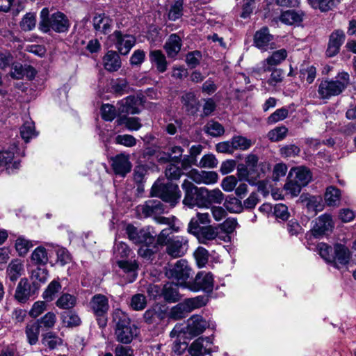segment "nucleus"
Listing matches in <instances>:
<instances>
[{
    "label": "nucleus",
    "instance_id": "obj_1",
    "mask_svg": "<svg viewBox=\"0 0 356 356\" xmlns=\"http://www.w3.org/2000/svg\"><path fill=\"white\" fill-rule=\"evenodd\" d=\"M113 321L115 323L116 340L123 344L130 343L137 335V327L131 323L127 314L120 309L113 312Z\"/></svg>",
    "mask_w": 356,
    "mask_h": 356
},
{
    "label": "nucleus",
    "instance_id": "obj_2",
    "mask_svg": "<svg viewBox=\"0 0 356 356\" xmlns=\"http://www.w3.org/2000/svg\"><path fill=\"white\" fill-rule=\"evenodd\" d=\"M169 229H163L157 236V243L166 246V252L173 258L184 256L188 249V240L183 236L170 237Z\"/></svg>",
    "mask_w": 356,
    "mask_h": 356
},
{
    "label": "nucleus",
    "instance_id": "obj_3",
    "mask_svg": "<svg viewBox=\"0 0 356 356\" xmlns=\"http://www.w3.org/2000/svg\"><path fill=\"white\" fill-rule=\"evenodd\" d=\"M208 327L207 322L199 315H194L187 321V325L177 323L170 333L171 338H193L202 334Z\"/></svg>",
    "mask_w": 356,
    "mask_h": 356
},
{
    "label": "nucleus",
    "instance_id": "obj_4",
    "mask_svg": "<svg viewBox=\"0 0 356 356\" xmlns=\"http://www.w3.org/2000/svg\"><path fill=\"white\" fill-rule=\"evenodd\" d=\"M350 76L347 72H339L333 79H324L318 86V94L321 99H330L340 95L349 85Z\"/></svg>",
    "mask_w": 356,
    "mask_h": 356
},
{
    "label": "nucleus",
    "instance_id": "obj_5",
    "mask_svg": "<svg viewBox=\"0 0 356 356\" xmlns=\"http://www.w3.org/2000/svg\"><path fill=\"white\" fill-rule=\"evenodd\" d=\"M69 27V20L63 13L57 12L49 16L47 8L41 10L39 29L42 32L47 33L51 29L58 33H64L68 31Z\"/></svg>",
    "mask_w": 356,
    "mask_h": 356
},
{
    "label": "nucleus",
    "instance_id": "obj_6",
    "mask_svg": "<svg viewBox=\"0 0 356 356\" xmlns=\"http://www.w3.org/2000/svg\"><path fill=\"white\" fill-rule=\"evenodd\" d=\"M197 226L196 222L188 223V232L195 236L200 243L208 245L210 241L216 239L228 242L230 239V236L227 234H220L217 227L211 225Z\"/></svg>",
    "mask_w": 356,
    "mask_h": 356
},
{
    "label": "nucleus",
    "instance_id": "obj_7",
    "mask_svg": "<svg viewBox=\"0 0 356 356\" xmlns=\"http://www.w3.org/2000/svg\"><path fill=\"white\" fill-rule=\"evenodd\" d=\"M152 195L159 197L163 201L175 206L181 197V191L177 184L170 181L165 184L156 181L152 187Z\"/></svg>",
    "mask_w": 356,
    "mask_h": 356
},
{
    "label": "nucleus",
    "instance_id": "obj_8",
    "mask_svg": "<svg viewBox=\"0 0 356 356\" xmlns=\"http://www.w3.org/2000/svg\"><path fill=\"white\" fill-rule=\"evenodd\" d=\"M181 187L184 191V198L183 200L184 205L190 208L195 206L199 207L204 206V194H202L204 187L198 188L187 179L183 181Z\"/></svg>",
    "mask_w": 356,
    "mask_h": 356
},
{
    "label": "nucleus",
    "instance_id": "obj_9",
    "mask_svg": "<svg viewBox=\"0 0 356 356\" xmlns=\"http://www.w3.org/2000/svg\"><path fill=\"white\" fill-rule=\"evenodd\" d=\"M191 268L186 260L180 259L166 271V275L175 280L180 286H186V281L190 277Z\"/></svg>",
    "mask_w": 356,
    "mask_h": 356
},
{
    "label": "nucleus",
    "instance_id": "obj_10",
    "mask_svg": "<svg viewBox=\"0 0 356 356\" xmlns=\"http://www.w3.org/2000/svg\"><path fill=\"white\" fill-rule=\"evenodd\" d=\"M109 39L114 42L115 48L122 55H127L136 43L134 36L122 34L120 31H115L109 35Z\"/></svg>",
    "mask_w": 356,
    "mask_h": 356
},
{
    "label": "nucleus",
    "instance_id": "obj_11",
    "mask_svg": "<svg viewBox=\"0 0 356 356\" xmlns=\"http://www.w3.org/2000/svg\"><path fill=\"white\" fill-rule=\"evenodd\" d=\"M165 207L159 200H149L143 204L136 207V212L140 218L156 217L165 212Z\"/></svg>",
    "mask_w": 356,
    "mask_h": 356
},
{
    "label": "nucleus",
    "instance_id": "obj_12",
    "mask_svg": "<svg viewBox=\"0 0 356 356\" xmlns=\"http://www.w3.org/2000/svg\"><path fill=\"white\" fill-rule=\"evenodd\" d=\"M188 287L193 291L202 290L206 292H211L213 289V277L211 273L202 271L198 273L192 284Z\"/></svg>",
    "mask_w": 356,
    "mask_h": 356
},
{
    "label": "nucleus",
    "instance_id": "obj_13",
    "mask_svg": "<svg viewBox=\"0 0 356 356\" xmlns=\"http://www.w3.org/2000/svg\"><path fill=\"white\" fill-rule=\"evenodd\" d=\"M186 175L197 184H214L218 182L219 179L218 173L214 171H199L197 169H192Z\"/></svg>",
    "mask_w": 356,
    "mask_h": 356
},
{
    "label": "nucleus",
    "instance_id": "obj_14",
    "mask_svg": "<svg viewBox=\"0 0 356 356\" xmlns=\"http://www.w3.org/2000/svg\"><path fill=\"white\" fill-rule=\"evenodd\" d=\"M334 226L332 216L328 213L322 214L316 219L312 228L313 235L316 237L325 235L332 231Z\"/></svg>",
    "mask_w": 356,
    "mask_h": 356
},
{
    "label": "nucleus",
    "instance_id": "obj_15",
    "mask_svg": "<svg viewBox=\"0 0 356 356\" xmlns=\"http://www.w3.org/2000/svg\"><path fill=\"white\" fill-rule=\"evenodd\" d=\"M126 234L129 240L136 244H152L154 241L149 232L143 229H138L132 225H128L126 227Z\"/></svg>",
    "mask_w": 356,
    "mask_h": 356
},
{
    "label": "nucleus",
    "instance_id": "obj_16",
    "mask_svg": "<svg viewBox=\"0 0 356 356\" xmlns=\"http://www.w3.org/2000/svg\"><path fill=\"white\" fill-rule=\"evenodd\" d=\"M141 99L138 97L129 96L118 103V112L120 115L137 114L140 113L139 106Z\"/></svg>",
    "mask_w": 356,
    "mask_h": 356
},
{
    "label": "nucleus",
    "instance_id": "obj_17",
    "mask_svg": "<svg viewBox=\"0 0 356 356\" xmlns=\"http://www.w3.org/2000/svg\"><path fill=\"white\" fill-rule=\"evenodd\" d=\"M34 284H31L27 278H22L19 282L15 293V298L21 303H25L35 294Z\"/></svg>",
    "mask_w": 356,
    "mask_h": 356
},
{
    "label": "nucleus",
    "instance_id": "obj_18",
    "mask_svg": "<svg viewBox=\"0 0 356 356\" xmlns=\"http://www.w3.org/2000/svg\"><path fill=\"white\" fill-rule=\"evenodd\" d=\"M89 305L95 315L99 317H103L109 309L108 298L102 294L95 295Z\"/></svg>",
    "mask_w": 356,
    "mask_h": 356
},
{
    "label": "nucleus",
    "instance_id": "obj_19",
    "mask_svg": "<svg viewBox=\"0 0 356 356\" xmlns=\"http://www.w3.org/2000/svg\"><path fill=\"white\" fill-rule=\"evenodd\" d=\"M351 253L345 245L337 243L334 246L333 260L334 266L340 268L346 266L350 259Z\"/></svg>",
    "mask_w": 356,
    "mask_h": 356
},
{
    "label": "nucleus",
    "instance_id": "obj_20",
    "mask_svg": "<svg viewBox=\"0 0 356 356\" xmlns=\"http://www.w3.org/2000/svg\"><path fill=\"white\" fill-rule=\"evenodd\" d=\"M288 52L285 49L276 50L270 56L261 62V69L264 72H270L273 66L281 64L287 57Z\"/></svg>",
    "mask_w": 356,
    "mask_h": 356
},
{
    "label": "nucleus",
    "instance_id": "obj_21",
    "mask_svg": "<svg viewBox=\"0 0 356 356\" xmlns=\"http://www.w3.org/2000/svg\"><path fill=\"white\" fill-rule=\"evenodd\" d=\"M345 40V34L341 30L334 31L330 36L326 54L329 57L337 55Z\"/></svg>",
    "mask_w": 356,
    "mask_h": 356
},
{
    "label": "nucleus",
    "instance_id": "obj_22",
    "mask_svg": "<svg viewBox=\"0 0 356 356\" xmlns=\"http://www.w3.org/2000/svg\"><path fill=\"white\" fill-rule=\"evenodd\" d=\"M273 40V35L269 33L268 29L262 27L254 33V44L259 49L266 51Z\"/></svg>",
    "mask_w": 356,
    "mask_h": 356
},
{
    "label": "nucleus",
    "instance_id": "obj_23",
    "mask_svg": "<svg viewBox=\"0 0 356 356\" xmlns=\"http://www.w3.org/2000/svg\"><path fill=\"white\" fill-rule=\"evenodd\" d=\"M112 167L115 174L124 177L131 169L129 156L124 154L115 156L113 159Z\"/></svg>",
    "mask_w": 356,
    "mask_h": 356
},
{
    "label": "nucleus",
    "instance_id": "obj_24",
    "mask_svg": "<svg viewBox=\"0 0 356 356\" xmlns=\"http://www.w3.org/2000/svg\"><path fill=\"white\" fill-rule=\"evenodd\" d=\"M102 63L104 69L110 72H117L122 65L119 54L113 50L108 51L103 56Z\"/></svg>",
    "mask_w": 356,
    "mask_h": 356
},
{
    "label": "nucleus",
    "instance_id": "obj_25",
    "mask_svg": "<svg viewBox=\"0 0 356 356\" xmlns=\"http://www.w3.org/2000/svg\"><path fill=\"white\" fill-rule=\"evenodd\" d=\"M117 264L122 271L127 274L128 282H133L138 275V264L136 260L128 261L125 259L118 260Z\"/></svg>",
    "mask_w": 356,
    "mask_h": 356
},
{
    "label": "nucleus",
    "instance_id": "obj_26",
    "mask_svg": "<svg viewBox=\"0 0 356 356\" xmlns=\"http://www.w3.org/2000/svg\"><path fill=\"white\" fill-rule=\"evenodd\" d=\"M24 273V266L22 260L13 259L7 266L6 276L10 281L14 282Z\"/></svg>",
    "mask_w": 356,
    "mask_h": 356
},
{
    "label": "nucleus",
    "instance_id": "obj_27",
    "mask_svg": "<svg viewBox=\"0 0 356 356\" xmlns=\"http://www.w3.org/2000/svg\"><path fill=\"white\" fill-rule=\"evenodd\" d=\"M92 22L95 30L103 34L108 33L113 26V20L105 14L96 15Z\"/></svg>",
    "mask_w": 356,
    "mask_h": 356
},
{
    "label": "nucleus",
    "instance_id": "obj_28",
    "mask_svg": "<svg viewBox=\"0 0 356 356\" xmlns=\"http://www.w3.org/2000/svg\"><path fill=\"white\" fill-rule=\"evenodd\" d=\"M289 177H293L303 186H305L312 179L310 171L305 167L300 166L291 169Z\"/></svg>",
    "mask_w": 356,
    "mask_h": 356
},
{
    "label": "nucleus",
    "instance_id": "obj_29",
    "mask_svg": "<svg viewBox=\"0 0 356 356\" xmlns=\"http://www.w3.org/2000/svg\"><path fill=\"white\" fill-rule=\"evenodd\" d=\"M35 75V72L33 67L30 65L23 66L20 63L14 64L10 71V76L15 79H21L25 76L31 79Z\"/></svg>",
    "mask_w": 356,
    "mask_h": 356
},
{
    "label": "nucleus",
    "instance_id": "obj_30",
    "mask_svg": "<svg viewBox=\"0 0 356 356\" xmlns=\"http://www.w3.org/2000/svg\"><path fill=\"white\" fill-rule=\"evenodd\" d=\"M149 56L151 63L156 67L159 72L163 73L167 70L168 62L161 50L151 51Z\"/></svg>",
    "mask_w": 356,
    "mask_h": 356
},
{
    "label": "nucleus",
    "instance_id": "obj_31",
    "mask_svg": "<svg viewBox=\"0 0 356 356\" xmlns=\"http://www.w3.org/2000/svg\"><path fill=\"white\" fill-rule=\"evenodd\" d=\"M181 47V40L179 36L172 34L166 41L164 49L170 58H175L179 52Z\"/></svg>",
    "mask_w": 356,
    "mask_h": 356
},
{
    "label": "nucleus",
    "instance_id": "obj_32",
    "mask_svg": "<svg viewBox=\"0 0 356 356\" xmlns=\"http://www.w3.org/2000/svg\"><path fill=\"white\" fill-rule=\"evenodd\" d=\"M342 0H307L309 6L316 10L325 13L333 10Z\"/></svg>",
    "mask_w": 356,
    "mask_h": 356
},
{
    "label": "nucleus",
    "instance_id": "obj_33",
    "mask_svg": "<svg viewBox=\"0 0 356 356\" xmlns=\"http://www.w3.org/2000/svg\"><path fill=\"white\" fill-rule=\"evenodd\" d=\"M211 343L209 337H199L195 340L188 348V353L191 356H203L204 354H210V350L204 348V341Z\"/></svg>",
    "mask_w": 356,
    "mask_h": 356
},
{
    "label": "nucleus",
    "instance_id": "obj_34",
    "mask_svg": "<svg viewBox=\"0 0 356 356\" xmlns=\"http://www.w3.org/2000/svg\"><path fill=\"white\" fill-rule=\"evenodd\" d=\"M161 295L169 302H175L179 300L178 284L170 282L165 284L161 291Z\"/></svg>",
    "mask_w": 356,
    "mask_h": 356
},
{
    "label": "nucleus",
    "instance_id": "obj_35",
    "mask_svg": "<svg viewBox=\"0 0 356 356\" xmlns=\"http://www.w3.org/2000/svg\"><path fill=\"white\" fill-rule=\"evenodd\" d=\"M280 20L286 25H298L302 21V13L293 10L281 13Z\"/></svg>",
    "mask_w": 356,
    "mask_h": 356
},
{
    "label": "nucleus",
    "instance_id": "obj_36",
    "mask_svg": "<svg viewBox=\"0 0 356 356\" xmlns=\"http://www.w3.org/2000/svg\"><path fill=\"white\" fill-rule=\"evenodd\" d=\"M48 250L44 246H38L36 248L31 255V262L35 265L44 266L49 261Z\"/></svg>",
    "mask_w": 356,
    "mask_h": 356
},
{
    "label": "nucleus",
    "instance_id": "obj_37",
    "mask_svg": "<svg viewBox=\"0 0 356 356\" xmlns=\"http://www.w3.org/2000/svg\"><path fill=\"white\" fill-rule=\"evenodd\" d=\"M202 193L204 194V206L207 204H220L224 200L225 195L218 188L209 190L204 187Z\"/></svg>",
    "mask_w": 356,
    "mask_h": 356
},
{
    "label": "nucleus",
    "instance_id": "obj_38",
    "mask_svg": "<svg viewBox=\"0 0 356 356\" xmlns=\"http://www.w3.org/2000/svg\"><path fill=\"white\" fill-rule=\"evenodd\" d=\"M115 122L118 125H124L129 131H138L142 127L140 120L137 117L120 116Z\"/></svg>",
    "mask_w": 356,
    "mask_h": 356
},
{
    "label": "nucleus",
    "instance_id": "obj_39",
    "mask_svg": "<svg viewBox=\"0 0 356 356\" xmlns=\"http://www.w3.org/2000/svg\"><path fill=\"white\" fill-rule=\"evenodd\" d=\"M341 199L340 191L334 186L327 188L325 193V201L329 207H337L339 205Z\"/></svg>",
    "mask_w": 356,
    "mask_h": 356
},
{
    "label": "nucleus",
    "instance_id": "obj_40",
    "mask_svg": "<svg viewBox=\"0 0 356 356\" xmlns=\"http://www.w3.org/2000/svg\"><path fill=\"white\" fill-rule=\"evenodd\" d=\"M14 156V153L11 151L0 152V166L6 165L9 172H13L19 167V162L14 161L11 163Z\"/></svg>",
    "mask_w": 356,
    "mask_h": 356
},
{
    "label": "nucleus",
    "instance_id": "obj_41",
    "mask_svg": "<svg viewBox=\"0 0 356 356\" xmlns=\"http://www.w3.org/2000/svg\"><path fill=\"white\" fill-rule=\"evenodd\" d=\"M76 304V296L65 293L60 296L56 302V305L63 309H70Z\"/></svg>",
    "mask_w": 356,
    "mask_h": 356
},
{
    "label": "nucleus",
    "instance_id": "obj_42",
    "mask_svg": "<svg viewBox=\"0 0 356 356\" xmlns=\"http://www.w3.org/2000/svg\"><path fill=\"white\" fill-rule=\"evenodd\" d=\"M224 206L230 213H241L243 209L241 201L233 195H228L226 197Z\"/></svg>",
    "mask_w": 356,
    "mask_h": 356
},
{
    "label": "nucleus",
    "instance_id": "obj_43",
    "mask_svg": "<svg viewBox=\"0 0 356 356\" xmlns=\"http://www.w3.org/2000/svg\"><path fill=\"white\" fill-rule=\"evenodd\" d=\"M25 333L29 343L31 345L35 344L38 341L40 325L38 323L28 324L26 327Z\"/></svg>",
    "mask_w": 356,
    "mask_h": 356
},
{
    "label": "nucleus",
    "instance_id": "obj_44",
    "mask_svg": "<svg viewBox=\"0 0 356 356\" xmlns=\"http://www.w3.org/2000/svg\"><path fill=\"white\" fill-rule=\"evenodd\" d=\"M299 74V77L302 81H306L308 84H310L316 78V70L314 66L302 65Z\"/></svg>",
    "mask_w": 356,
    "mask_h": 356
},
{
    "label": "nucleus",
    "instance_id": "obj_45",
    "mask_svg": "<svg viewBox=\"0 0 356 356\" xmlns=\"http://www.w3.org/2000/svg\"><path fill=\"white\" fill-rule=\"evenodd\" d=\"M186 308L190 313L195 309L200 308L207 304V299L203 296L188 298L183 301Z\"/></svg>",
    "mask_w": 356,
    "mask_h": 356
},
{
    "label": "nucleus",
    "instance_id": "obj_46",
    "mask_svg": "<svg viewBox=\"0 0 356 356\" xmlns=\"http://www.w3.org/2000/svg\"><path fill=\"white\" fill-rule=\"evenodd\" d=\"M61 289V285L59 282L56 280L51 281L47 289L42 293V298L46 301H51L54 300L55 295L60 291Z\"/></svg>",
    "mask_w": 356,
    "mask_h": 356
},
{
    "label": "nucleus",
    "instance_id": "obj_47",
    "mask_svg": "<svg viewBox=\"0 0 356 356\" xmlns=\"http://www.w3.org/2000/svg\"><path fill=\"white\" fill-rule=\"evenodd\" d=\"M20 134L26 143H28L31 138L35 136L36 134L33 122L31 120L26 121L20 129Z\"/></svg>",
    "mask_w": 356,
    "mask_h": 356
},
{
    "label": "nucleus",
    "instance_id": "obj_48",
    "mask_svg": "<svg viewBox=\"0 0 356 356\" xmlns=\"http://www.w3.org/2000/svg\"><path fill=\"white\" fill-rule=\"evenodd\" d=\"M181 101L188 111L195 113L197 110L198 101L193 92H188L182 96Z\"/></svg>",
    "mask_w": 356,
    "mask_h": 356
},
{
    "label": "nucleus",
    "instance_id": "obj_49",
    "mask_svg": "<svg viewBox=\"0 0 356 356\" xmlns=\"http://www.w3.org/2000/svg\"><path fill=\"white\" fill-rule=\"evenodd\" d=\"M184 0H177L171 6L168 12L170 20L175 21L183 15Z\"/></svg>",
    "mask_w": 356,
    "mask_h": 356
},
{
    "label": "nucleus",
    "instance_id": "obj_50",
    "mask_svg": "<svg viewBox=\"0 0 356 356\" xmlns=\"http://www.w3.org/2000/svg\"><path fill=\"white\" fill-rule=\"evenodd\" d=\"M204 131L207 134L213 137H217L222 135L224 133L225 129L219 122L210 120L205 125Z\"/></svg>",
    "mask_w": 356,
    "mask_h": 356
},
{
    "label": "nucleus",
    "instance_id": "obj_51",
    "mask_svg": "<svg viewBox=\"0 0 356 356\" xmlns=\"http://www.w3.org/2000/svg\"><path fill=\"white\" fill-rule=\"evenodd\" d=\"M63 323L67 327L78 326L81 323V319L76 314L72 312H65L61 314Z\"/></svg>",
    "mask_w": 356,
    "mask_h": 356
},
{
    "label": "nucleus",
    "instance_id": "obj_52",
    "mask_svg": "<svg viewBox=\"0 0 356 356\" xmlns=\"http://www.w3.org/2000/svg\"><path fill=\"white\" fill-rule=\"evenodd\" d=\"M15 249L19 256H24L33 246L31 241L26 239L23 236H19L15 241Z\"/></svg>",
    "mask_w": 356,
    "mask_h": 356
},
{
    "label": "nucleus",
    "instance_id": "obj_53",
    "mask_svg": "<svg viewBox=\"0 0 356 356\" xmlns=\"http://www.w3.org/2000/svg\"><path fill=\"white\" fill-rule=\"evenodd\" d=\"M288 129L284 126L277 127L268 133V138L273 142L283 140L287 134Z\"/></svg>",
    "mask_w": 356,
    "mask_h": 356
},
{
    "label": "nucleus",
    "instance_id": "obj_54",
    "mask_svg": "<svg viewBox=\"0 0 356 356\" xmlns=\"http://www.w3.org/2000/svg\"><path fill=\"white\" fill-rule=\"evenodd\" d=\"M288 178L289 181L285 184L284 189L286 190V193L290 194L292 197H296L300 194L301 188L303 187V186H302L300 183L298 182L293 177H289Z\"/></svg>",
    "mask_w": 356,
    "mask_h": 356
},
{
    "label": "nucleus",
    "instance_id": "obj_55",
    "mask_svg": "<svg viewBox=\"0 0 356 356\" xmlns=\"http://www.w3.org/2000/svg\"><path fill=\"white\" fill-rule=\"evenodd\" d=\"M188 313L184 302H181L171 309L169 316L174 320H179L184 318Z\"/></svg>",
    "mask_w": 356,
    "mask_h": 356
},
{
    "label": "nucleus",
    "instance_id": "obj_56",
    "mask_svg": "<svg viewBox=\"0 0 356 356\" xmlns=\"http://www.w3.org/2000/svg\"><path fill=\"white\" fill-rule=\"evenodd\" d=\"M232 140L234 150H246L249 149L252 145L251 140L241 136H234L232 138Z\"/></svg>",
    "mask_w": 356,
    "mask_h": 356
},
{
    "label": "nucleus",
    "instance_id": "obj_57",
    "mask_svg": "<svg viewBox=\"0 0 356 356\" xmlns=\"http://www.w3.org/2000/svg\"><path fill=\"white\" fill-rule=\"evenodd\" d=\"M307 207L309 210L318 212L324 208V203L321 196H311L308 198Z\"/></svg>",
    "mask_w": 356,
    "mask_h": 356
},
{
    "label": "nucleus",
    "instance_id": "obj_58",
    "mask_svg": "<svg viewBox=\"0 0 356 356\" xmlns=\"http://www.w3.org/2000/svg\"><path fill=\"white\" fill-rule=\"evenodd\" d=\"M36 19L34 13H27L24 15L20 22V26L25 31H31L35 26Z\"/></svg>",
    "mask_w": 356,
    "mask_h": 356
},
{
    "label": "nucleus",
    "instance_id": "obj_59",
    "mask_svg": "<svg viewBox=\"0 0 356 356\" xmlns=\"http://www.w3.org/2000/svg\"><path fill=\"white\" fill-rule=\"evenodd\" d=\"M289 115V110L285 108H281L277 109L274 113H273L267 119V122L268 124H275L279 121L283 120L287 118Z\"/></svg>",
    "mask_w": 356,
    "mask_h": 356
},
{
    "label": "nucleus",
    "instance_id": "obj_60",
    "mask_svg": "<svg viewBox=\"0 0 356 356\" xmlns=\"http://www.w3.org/2000/svg\"><path fill=\"white\" fill-rule=\"evenodd\" d=\"M197 266L202 268L205 266L209 259V252L204 248L199 247L194 252Z\"/></svg>",
    "mask_w": 356,
    "mask_h": 356
},
{
    "label": "nucleus",
    "instance_id": "obj_61",
    "mask_svg": "<svg viewBox=\"0 0 356 356\" xmlns=\"http://www.w3.org/2000/svg\"><path fill=\"white\" fill-rule=\"evenodd\" d=\"M61 343V339L56 337L52 332L47 333L42 339V343L51 349L55 348L58 346L60 345Z\"/></svg>",
    "mask_w": 356,
    "mask_h": 356
},
{
    "label": "nucleus",
    "instance_id": "obj_62",
    "mask_svg": "<svg viewBox=\"0 0 356 356\" xmlns=\"http://www.w3.org/2000/svg\"><path fill=\"white\" fill-rule=\"evenodd\" d=\"M218 160L212 154H206L202 156L197 165L200 168H214L218 165Z\"/></svg>",
    "mask_w": 356,
    "mask_h": 356
},
{
    "label": "nucleus",
    "instance_id": "obj_63",
    "mask_svg": "<svg viewBox=\"0 0 356 356\" xmlns=\"http://www.w3.org/2000/svg\"><path fill=\"white\" fill-rule=\"evenodd\" d=\"M131 252L129 246L123 242L116 243L115 245L114 254L116 257L126 259L129 257Z\"/></svg>",
    "mask_w": 356,
    "mask_h": 356
},
{
    "label": "nucleus",
    "instance_id": "obj_64",
    "mask_svg": "<svg viewBox=\"0 0 356 356\" xmlns=\"http://www.w3.org/2000/svg\"><path fill=\"white\" fill-rule=\"evenodd\" d=\"M318 250L321 257L327 262H332L333 251L332 247L326 243H320L318 245Z\"/></svg>",
    "mask_w": 356,
    "mask_h": 356
}]
</instances>
